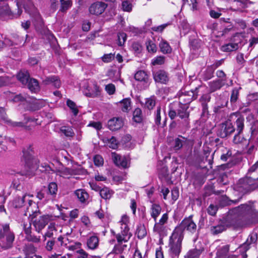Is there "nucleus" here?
Here are the masks:
<instances>
[{"label": "nucleus", "mask_w": 258, "mask_h": 258, "mask_svg": "<svg viewBox=\"0 0 258 258\" xmlns=\"http://www.w3.org/2000/svg\"><path fill=\"white\" fill-rule=\"evenodd\" d=\"M29 206L25 214L26 216L29 215L31 218V222L35 231L40 233L41 231L48 224L49 221V216L47 215H40L38 207L35 202L28 200Z\"/></svg>", "instance_id": "obj_1"}, {"label": "nucleus", "mask_w": 258, "mask_h": 258, "mask_svg": "<svg viewBox=\"0 0 258 258\" xmlns=\"http://www.w3.org/2000/svg\"><path fill=\"white\" fill-rule=\"evenodd\" d=\"M169 110L168 115L171 119H173L176 116L183 120V123L187 126L189 123V113L187 111L188 105L180 103H171L169 106Z\"/></svg>", "instance_id": "obj_2"}, {"label": "nucleus", "mask_w": 258, "mask_h": 258, "mask_svg": "<svg viewBox=\"0 0 258 258\" xmlns=\"http://www.w3.org/2000/svg\"><path fill=\"white\" fill-rule=\"evenodd\" d=\"M23 159L25 161V166L28 171L31 173L34 172L38 168V161L33 156V151L31 146L25 148L23 150Z\"/></svg>", "instance_id": "obj_3"}, {"label": "nucleus", "mask_w": 258, "mask_h": 258, "mask_svg": "<svg viewBox=\"0 0 258 258\" xmlns=\"http://www.w3.org/2000/svg\"><path fill=\"white\" fill-rule=\"evenodd\" d=\"M183 237L180 236L173 231L169 239V250L170 253L172 256H178L181 248V242Z\"/></svg>", "instance_id": "obj_4"}, {"label": "nucleus", "mask_w": 258, "mask_h": 258, "mask_svg": "<svg viewBox=\"0 0 258 258\" xmlns=\"http://www.w3.org/2000/svg\"><path fill=\"white\" fill-rule=\"evenodd\" d=\"M197 225L192 219L191 216L184 218L180 225L176 227L174 231L183 237V231L186 230L191 233H196Z\"/></svg>", "instance_id": "obj_5"}, {"label": "nucleus", "mask_w": 258, "mask_h": 258, "mask_svg": "<svg viewBox=\"0 0 258 258\" xmlns=\"http://www.w3.org/2000/svg\"><path fill=\"white\" fill-rule=\"evenodd\" d=\"M235 130L231 121L228 120L220 124L218 134L221 138H225L232 134Z\"/></svg>", "instance_id": "obj_6"}, {"label": "nucleus", "mask_w": 258, "mask_h": 258, "mask_svg": "<svg viewBox=\"0 0 258 258\" xmlns=\"http://www.w3.org/2000/svg\"><path fill=\"white\" fill-rule=\"evenodd\" d=\"M107 5L100 2H97L92 4L89 8L90 14L98 16L102 14L107 7Z\"/></svg>", "instance_id": "obj_7"}, {"label": "nucleus", "mask_w": 258, "mask_h": 258, "mask_svg": "<svg viewBox=\"0 0 258 258\" xmlns=\"http://www.w3.org/2000/svg\"><path fill=\"white\" fill-rule=\"evenodd\" d=\"M4 230L5 232L6 241L4 245L6 249H8L12 247L13 243L15 239V235L10 229L9 225L5 224L4 225Z\"/></svg>", "instance_id": "obj_8"}, {"label": "nucleus", "mask_w": 258, "mask_h": 258, "mask_svg": "<svg viewBox=\"0 0 258 258\" xmlns=\"http://www.w3.org/2000/svg\"><path fill=\"white\" fill-rule=\"evenodd\" d=\"M226 84V79H216L208 83L210 93L220 90Z\"/></svg>", "instance_id": "obj_9"}, {"label": "nucleus", "mask_w": 258, "mask_h": 258, "mask_svg": "<svg viewBox=\"0 0 258 258\" xmlns=\"http://www.w3.org/2000/svg\"><path fill=\"white\" fill-rule=\"evenodd\" d=\"M168 218V216L167 213L163 214L159 222H157V220L155 222L153 231L158 233L163 232L164 229V225L167 223Z\"/></svg>", "instance_id": "obj_10"}, {"label": "nucleus", "mask_w": 258, "mask_h": 258, "mask_svg": "<svg viewBox=\"0 0 258 258\" xmlns=\"http://www.w3.org/2000/svg\"><path fill=\"white\" fill-rule=\"evenodd\" d=\"M153 78L157 83L166 84L168 81L167 74L163 70H158L154 72Z\"/></svg>", "instance_id": "obj_11"}, {"label": "nucleus", "mask_w": 258, "mask_h": 258, "mask_svg": "<svg viewBox=\"0 0 258 258\" xmlns=\"http://www.w3.org/2000/svg\"><path fill=\"white\" fill-rule=\"evenodd\" d=\"M108 128L112 131H116L120 129L123 125V120L121 118L117 117L110 119L108 121Z\"/></svg>", "instance_id": "obj_12"}, {"label": "nucleus", "mask_w": 258, "mask_h": 258, "mask_svg": "<svg viewBox=\"0 0 258 258\" xmlns=\"http://www.w3.org/2000/svg\"><path fill=\"white\" fill-rule=\"evenodd\" d=\"M112 158L113 162L117 166L123 168H126L127 167V162L124 157H122L115 153H112Z\"/></svg>", "instance_id": "obj_13"}, {"label": "nucleus", "mask_w": 258, "mask_h": 258, "mask_svg": "<svg viewBox=\"0 0 258 258\" xmlns=\"http://www.w3.org/2000/svg\"><path fill=\"white\" fill-rule=\"evenodd\" d=\"M57 231L56 228L55 227V224L54 223H51L48 226L46 232L42 236L43 241V242H45L46 241L47 238H54L53 236L54 233Z\"/></svg>", "instance_id": "obj_14"}, {"label": "nucleus", "mask_w": 258, "mask_h": 258, "mask_svg": "<svg viewBox=\"0 0 258 258\" xmlns=\"http://www.w3.org/2000/svg\"><path fill=\"white\" fill-rule=\"evenodd\" d=\"M87 245L89 249L94 250L99 245V238L97 236L93 235L89 237L87 240Z\"/></svg>", "instance_id": "obj_15"}, {"label": "nucleus", "mask_w": 258, "mask_h": 258, "mask_svg": "<svg viewBox=\"0 0 258 258\" xmlns=\"http://www.w3.org/2000/svg\"><path fill=\"white\" fill-rule=\"evenodd\" d=\"M211 93L209 92L208 93L203 94L200 99V101L202 106L203 111L204 113L208 111V103L210 101L211 99Z\"/></svg>", "instance_id": "obj_16"}, {"label": "nucleus", "mask_w": 258, "mask_h": 258, "mask_svg": "<svg viewBox=\"0 0 258 258\" xmlns=\"http://www.w3.org/2000/svg\"><path fill=\"white\" fill-rule=\"evenodd\" d=\"M43 83L44 85H52L55 88H59L61 83L56 76H51L46 78L43 80Z\"/></svg>", "instance_id": "obj_17"}, {"label": "nucleus", "mask_w": 258, "mask_h": 258, "mask_svg": "<svg viewBox=\"0 0 258 258\" xmlns=\"http://www.w3.org/2000/svg\"><path fill=\"white\" fill-rule=\"evenodd\" d=\"M132 236L131 232H121L118 234H115L118 243L127 242Z\"/></svg>", "instance_id": "obj_18"}, {"label": "nucleus", "mask_w": 258, "mask_h": 258, "mask_svg": "<svg viewBox=\"0 0 258 258\" xmlns=\"http://www.w3.org/2000/svg\"><path fill=\"white\" fill-rule=\"evenodd\" d=\"M26 121L25 122H21V121H12L11 120H9L8 122L10 123V125H11L13 127H23L26 126V128L27 130H29L31 128L29 127V126H26V124L28 122H34L36 121L37 119H32L30 117H28L26 118Z\"/></svg>", "instance_id": "obj_19"}, {"label": "nucleus", "mask_w": 258, "mask_h": 258, "mask_svg": "<svg viewBox=\"0 0 258 258\" xmlns=\"http://www.w3.org/2000/svg\"><path fill=\"white\" fill-rule=\"evenodd\" d=\"M161 212V207L159 205L153 204L151 205L150 208V214L152 218L154 219L155 222L157 220V218L160 214Z\"/></svg>", "instance_id": "obj_20"}, {"label": "nucleus", "mask_w": 258, "mask_h": 258, "mask_svg": "<svg viewBox=\"0 0 258 258\" xmlns=\"http://www.w3.org/2000/svg\"><path fill=\"white\" fill-rule=\"evenodd\" d=\"M27 195H24L22 196L16 197L11 202L12 205L15 208L22 207L23 206Z\"/></svg>", "instance_id": "obj_21"}, {"label": "nucleus", "mask_w": 258, "mask_h": 258, "mask_svg": "<svg viewBox=\"0 0 258 258\" xmlns=\"http://www.w3.org/2000/svg\"><path fill=\"white\" fill-rule=\"evenodd\" d=\"M244 184L248 186L249 190H254L258 187V178L256 179H252L251 178H247L244 179Z\"/></svg>", "instance_id": "obj_22"}, {"label": "nucleus", "mask_w": 258, "mask_h": 258, "mask_svg": "<svg viewBox=\"0 0 258 258\" xmlns=\"http://www.w3.org/2000/svg\"><path fill=\"white\" fill-rule=\"evenodd\" d=\"M159 45L160 50L163 53L168 54L172 52V48L166 40H161Z\"/></svg>", "instance_id": "obj_23"}, {"label": "nucleus", "mask_w": 258, "mask_h": 258, "mask_svg": "<svg viewBox=\"0 0 258 258\" xmlns=\"http://www.w3.org/2000/svg\"><path fill=\"white\" fill-rule=\"evenodd\" d=\"M215 68L212 66L207 67L206 70L203 73L202 77L204 81H208L214 77Z\"/></svg>", "instance_id": "obj_24"}, {"label": "nucleus", "mask_w": 258, "mask_h": 258, "mask_svg": "<svg viewBox=\"0 0 258 258\" xmlns=\"http://www.w3.org/2000/svg\"><path fill=\"white\" fill-rule=\"evenodd\" d=\"M75 195L81 203H85L89 198L87 192L85 190L82 189L76 190L75 192Z\"/></svg>", "instance_id": "obj_25"}, {"label": "nucleus", "mask_w": 258, "mask_h": 258, "mask_svg": "<svg viewBox=\"0 0 258 258\" xmlns=\"http://www.w3.org/2000/svg\"><path fill=\"white\" fill-rule=\"evenodd\" d=\"M57 189V185L55 182H52L49 184L47 190L50 198H53L56 196Z\"/></svg>", "instance_id": "obj_26"}, {"label": "nucleus", "mask_w": 258, "mask_h": 258, "mask_svg": "<svg viewBox=\"0 0 258 258\" xmlns=\"http://www.w3.org/2000/svg\"><path fill=\"white\" fill-rule=\"evenodd\" d=\"M18 79L24 85H26L30 80L29 74L27 71H21L17 75Z\"/></svg>", "instance_id": "obj_27"}, {"label": "nucleus", "mask_w": 258, "mask_h": 258, "mask_svg": "<svg viewBox=\"0 0 258 258\" xmlns=\"http://www.w3.org/2000/svg\"><path fill=\"white\" fill-rule=\"evenodd\" d=\"M44 243V248L48 252H51L53 249H56V240L55 238L50 239L48 240L45 241Z\"/></svg>", "instance_id": "obj_28"}, {"label": "nucleus", "mask_w": 258, "mask_h": 258, "mask_svg": "<svg viewBox=\"0 0 258 258\" xmlns=\"http://www.w3.org/2000/svg\"><path fill=\"white\" fill-rule=\"evenodd\" d=\"M251 137L249 142L254 140V138L258 134V120H254L252 122L250 127Z\"/></svg>", "instance_id": "obj_29"}, {"label": "nucleus", "mask_w": 258, "mask_h": 258, "mask_svg": "<svg viewBox=\"0 0 258 258\" xmlns=\"http://www.w3.org/2000/svg\"><path fill=\"white\" fill-rule=\"evenodd\" d=\"M27 84L28 88L32 92H36L39 89L38 82L37 80L35 79H30Z\"/></svg>", "instance_id": "obj_30"}, {"label": "nucleus", "mask_w": 258, "mask_h": 258, "mask_svg": "<svg viewBox=\"0 0 258 258\" xmlns=\"http://www.w3.org/2000/svg\"><path fill=\"white\" fill-rule=\"evenodd\" d=\"M121 110L127 112L131 109V100L130 98L123 99L120 102Z\"/></svg>", "instance_id": "obj_31"}, {"label": "nucleus", "mask_w": 258, "mask_h": 258, "mask_svg": "<svg viewBox=\"0 0 258 258\" xmlns=\"http://www.w3.org/2000/svg\"><path fill=\"white\" fill-rule=\"evenodd\" d=\"M229 246L228 245H224L218 249L217 256L218 258H227L229 252Z\"/></svg>", "instance_id": "obj_32"}, {"label": "nucleus", "mask_w": 258, "mask_h": 258, "mask_svg": "<svg viewBox=\"0 0 258 258\" xmlns=\"http://www.w3.org/2000/svg\"><path fill=\"white\" fill-rule=\"evenodd\" d=\"M135 79L138 81L147 82L148 80V76L144 71H138L135 74Z\"/></svg>", "instance_id": "obj_33"}, {"label": "nucleus", "mask_w": 258, "mask_h": 258, "mask_svg": "<svg viewBox=\"0 0 258 258\" xmlns=\"http://www.w3.org/2000/svg\"><path fill=\"white\" fill-rule=\"evenodd\" d=\"M239 48L238 43H229L222 46V50L223 51L230 52L235 51Z\"/></svg>", "instance_id": "obj_34"}, {"label": "nucleus", "mask_w": 258, "mask_h": 258, "mask_svg": "<svg viewBox=\"0 0 258 258\" xmlns=\"http://www.w3.org/2000/svg\"><path fill=\"white\" fill-rule=\"evenodd\" d=\"M133 120L137 123H140L143 120L142 112L140 108H137L133 112Z\"/></svg>", "instance_id": "obj_35"}, {"label": "nucleus", "mask_w": 258, "mask_h": 258, "mask_svg": "<svg viewBox=\"0 0 258 258\" xmlns=\"http://www.w3.org/2000/svg\"><path fill=\"white\" fill-rule=\"evenodd\" d=\"M99 194L102 198L107 200L110 199L113 194V191L108 188L104 187L101 188Z\"/></svg>", "instance_id": "obj_36"}, {"label": "nucleus", "mask_w": 258, "mask_h": 258, "mask_svg": "<svg viewBox=\"0 0 258 258\" xmlns=\"http://www.w3.org/2000/svg\"><path fill=\"white\" fill-rule=\"evenodd\" d=\"M186 142V139L182 137H181V138H176L174 141V149L175 150H178L180 149Z\"/></svg>", "instance_id": "obj_37"}, {"label": "nucleus", "mask_w": 258, "mask_h": 258, "mask_svg": "<svg viewBox=\"0 0 258 258\" xmlns=\"http://www.w3.org/2000/svg\"><path fill=\"white\" fill-rule=\"evenodd\" d=\"M211 151L207 149V150H204V154L203 156V161L205 160L207 161L209 164H212L213 162V158L214 153L211 154Z\"/></svg>", "instance_id": "obj_38"}, {"label": "nucleus", "mask_w": 258, "mask_h": 258, "mask_svg": "<svg viewBox=\"0 0 258 258\" xmlns=\"http://www.w3.org/2000/svg\"><path fill=\"white\" fill-rule=\"evenodd\" d=\"M242 133H237L236 134L233 140V142L235 144H246L247 141L246 139L243 137V135L241 134Z\"/></svg>", "instance_id": "obj_39"}, {"label": "nucleus", "mask_w": 258, "mask_h": 258, "mask_svg": "<svg viewBox=\"0 0 258 258\" xmlns=\"http://www.w3.org/2000/svg\"><path fill=\"white\" fill-rule=\"evenodd\" d=\"M61 7L59 10L62 12H66L72 6L71 0H60Z\"/></svg>", "instance_id": "obj_40"}, {"label": "nucleus", "mask_w": 258, "mask_h": 258, "mask_svg": "<svg viewBox=\"0 0 258 258\" xmlns=\"http://www.w3.org/2000/svg\"><path fill=\"white\" fill-rule=\"evenodd\" d=\"M226 229V227L222 224H219L217 226H212L210 228V231L213 235H216L222 232Z\"/></svg>", "instance_id": "obj_41"}, {"label": "nucleus", "mask_w": 258, "mask_h": 258, "mask_svg": "<svg viewBox=\"0 0 258 258\" xmlns=\"http://www.w3.org/2000/svg\"><path fill=\"white\" fill-rule=\"evenodd\" d=\"M244 119L242 116H239L235 121V124L236 126V130L238 133H242L244 128Z\"/></svg>", "instance_id": "obj_42"}, {"label": "nucleus", "mask_w": 258, "mask_h": 258, "mask_svg": "<svg viewBox=\"0 0 258 258\" xmlns=\"http://www.w3.org/2000/svg\"><path fill=\"white\" fill-rule=\"evenodd\" d=\"M37 198L40 200L43 199H45L46 200L50 199L49 196L48 195L47 189L45 186H43V187L37 192Z\"/></svg>", "instance_id": "obj_43"}, {"label": "nucleus", "mask_w": 258, "mask_h": 258, "mask_svg": "<svg viewBox=\"0 0 258 258\" xmlns=\"http://www.w3.org/2000/svg\"><path fill=\"white\" fill-rule=\"evenodd\" d=\"M26 239L34 243H39L41 242V237L32 234V233L28 235L25 236Z\"/></svg>", "instance_id": "obj_44"}, {"label": "nucleus", "mask_w": 258, "mask_h": 258, "mask_svg": "<svg viewBox=\"0 0 258 258\" xmlns=\"http://www.w3.org/2000/svg\"><path fill=\"white\" fill-rule=\"evenodd\" d=\"M13 101L16 102L24 101L29 102L30 98L28 95H27L25 94H20L19 95H16L14 97Z\"/></svg>", "instance_id": "obj_45"}, {"label": "nucleus", "mask_w": 258, "mask_h": 258, "mask_svg": "<svg viewBox=\"0 0 258 258\" xmlns=\"http://www.w3.org/2000/svg\"><path fill=\"white\" fill-rule=\"evenodd\" d=\"M60 131L61 133L63 134L66 136L69 137H73L75 135L73 129L70 127L68 126H62L60 128Z\"/></svg>", "instance_id": "obj_46"}, {"label": "nucleus", "mask_w": 258, "mask_h": 258, "mask_svg": "<svg viewBox=\"0 0 258 258\" xmlns=\"http://www.w3.org/2000/svg\"><path fill=\"white\" fill-rule=\"evenodd\" d=\"M201 252L199 250L194 249L189 250L184 258H199Z\"/></svg>", "instance_id": "obj_47"}, {"label": "nucleus", "mask_w": 258, "mask_h": 258, "mask_svg": "<svg viewBox=\"0 0 258 258\" xmlns=\"http://www.w3.org/2000/svg\"><path fill=\"white\" fill-rule=\"evenodd\" d=\"M156 104L155 99L154 97H151L147 98L146 100L145 107L148 109H152L155 106Z\"/></svg>", "instance_id": "obj_48"}, {"label": "nucleus", "mask_w": 258, "mask_h": 258, "mask_svg": "<svg viewBox=\"0 0 258 258\" xmlns=\"http://www.w3.org/2000/svg\"><path fill=\"white\" fill-rule=\"evenodd\" d=\"M136 234L139 238L142 239L144 238L147 234L145 228L143 226H138L137 229Z\"/></svg>", "instance_id": "obj_49"}, {"label": "nucleus", "mask_w": 258, "mask_h": 258, "mask_svg": "<svg viewBox=\"0 0 258 258\" xmlns=\"http://www.w3.org/2000/svg\"><path fill=\"white\" fill-rule=\"evenodd\" d=\"M106 142L107 143L109 147L112 149H115L117 148L118 142L115 138L112 137L110 139H106Z\"/></svg>", "instance_id": "obj_50"}, {"label": "nucleus", "mask_w": 258, "mask_h": 258, "mask_svg": "<svg viewBox=\"0 0 258 258\" xmlns=\"http://www.w3.org/2000/svg\"><path fill=\"white\" fill-rule=\"evenodd\" d=\"M146 47L149 52L155 53L157 51V47L156 44L151 40H148L146 42Z\"/></svg>", "instance_id": "obj_51"}, {"label": "nucleus", "mask_w": 258, "mask_h": 258, "mask_svg": "<svg viewBox=\"0 0 258 258\" xmlns=\"http://www.w3.org/2000/svg\"><path fill=\"white\" fill-rule=\"evenodd\" d=\"M165 62V57L164 56H157L152 60V64L154 66L161 65Z\"/></svg>", "instance_id": "obj_52"}, {"label": "nucleus", "mask_w": 258, "mask_h": 258, "mask_svg": "<svg viewBox=\"0 0 258 258\" xmlns=\"http://www.w3.org/2000/svg\"><path fill=\"white\" fill-rule=\"evenodd\" d=\"M67 104L68 106L72 110L74 115H77L78 113V109L75 103L71 100H68Z\"/></svg>", "instance_id": "obj_53"}, {"label": "nucleus", "mask_w": 258, "mask_h": 258, "mask_svg": "<svg viewBox=\"0 0 258 258\" xmlns=\"http://www.w3.org/2000/svg\"><path fill=\"white\" fill-rule=\"evenodd\" d=\"M118 45L122 46L126 39V34L124 32H119L117 34Z\"/></svg>", "instance_id": "obj_54"}, {"label": "nucleus", "mask_w": 258, "mask_h": 258, "mask_svg": "<svg viewBox=\"0 0 258 258\" xmlns=\"http://www.w3.org/2000/svg\"><path fill=\"white\" fill-rule=\"evenodd\" d=\"M184 4L185 3L190 7V9L192 11L198 10V2L197 0H183Z\"/></svg>", "instance_id": "obj_55"}, {"label": "nucleus", "mask_w": 258, "mask_h": 258, "mask_svg": "<svg viewBox=\"0 0 258 258\" xmlns=\"http://www.w3.org/2000/svg\"><path fill=\"white\" fill-rule=\"evenodd\" d=\"M121 7L122 10L125 12H130L132 10V5L127 1H123Z\"/></svg>", "instance_id": "obj_56"}, {"label": "nucleus", "mask_w": 258, "mask_h": 258, "mask_svg": "<svg viewBox=\"0 0 258 258\" xmlns=\"http://www.w3.org/2000/svg\"><path fill=\"white\" fill-rule=\"evenodd\" d=\"M255 235H251L250 238V241L249 240V239L248 238L247 240V241L244 243L242 246L241 248L245 249V250H247L249 249L248 245L253 242H254L255 241Z\"/></svg>", "instance_id": "obj_57"}, {"label": "nucleus", "mask_w": 258, "mask_h": 258, "mask_svg": "<svg viewBox=\"0 0 258 258\" xmlns=\"http://www.w3.org/2000/svg\"><path fill=\"white\" fill-rule=\"evenodd\" d=\"M239 95V90L237 88H234L231 93V98H230V101L232 103L235 102L237 99Z\"/></svg>", "instance_id": "obj_58"}, {"label": "nucleus", "mask_w": 258, "mask_h": 258, "mask_svg": "<svg viewBox=\"0 0 258 258\" xmlns=\"http://www.w3.org/2000/svg\"><path fill=\"white\" fill-rule=\"evenodd\" d=\"M31 224V222L29 223H24L23 225V230L26 236L32 233Z\"/></svg>", "instance_id": "obj_59"}, {"label": "nucleus", "mask_w": 258, "mask_h": 258, "mask_svg": "<svg viewBox=\"0 0 258 258\" xmlns=\"http://www.w3.org/2000/svg\"><path fill=\"white\" fill-rule=\"evenodd\" d=\"M218 210V207L216 206L211 204L207 209L208 213L212 216H214Z\"/></svg>", "instance_id": "obj_60"}, {"label": "nucleus", "mask_w": 258, "mask_h": 258, "mask_svg": "<svg viewBox=\"0 0 258 258\" xmlns=\"http://www.w3.org/2000/svg\"><path fill=\"white\" fill-rule=\"evenodd\" d=\"M185 96H186L185 94H183V95H181L179 97L180 101L178 103H181L183 105H187V104H188L189 103H190L192 100V98H189V97L187 99H186V98H185Z\"/></svg>", "instance_id": "obj_61"}, {"label": "nucleus", "mask_w": 258, "mask_h": 258, "mask_svg": "<svg viewBox=\"0 0 258 258\" xmlns=\"http://www.w3.org/2000/svg\"><path fill=\"white\" fill-rule=\"evenodd\" d=\"M94 162L95 165L100 166L103 164V159L101 156L97 155L94 157Z\"/></svg>", "instance_id": "obj_62"}, {"label": "nucleus", "mask_w": 258, "mask_h": 258, "mask_svg": "<svg viewBox=\"0 0 258 258\" xmlns=\"http://www.w3.org/2000/svg\"><path fill=\"white\" fill-rule=\"evenodd\" d=\"M105 90L109 94H113L115 91V86L112 84H109L105 86Z\"/></svg>", "instance_id": "obj_63"}, {"label": "nucleus", "mask_w": 258, "mask_h": 258, "mask_svg": "<svg viewBox=\"0 0 258 258\" xmlns=\"http://www.w3.org/2000/svg\"><path fill=\"white\" fill-rule=\"evenodd\" d=\"M77 258H88V254L84 249H81L76 251Z\"/></svg>", "instance_id": "obj_64"}]
</instances>
